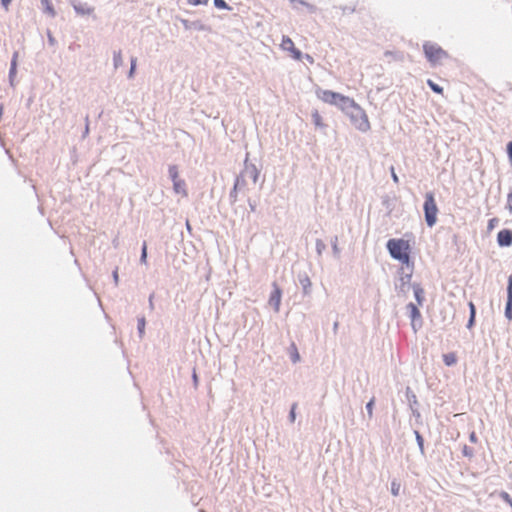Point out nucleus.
Returning a JSON list of instances; mask_svg holds the SVG:
<instances>
[{"mask_svg": "<svg viewBox=\"0 0 512 512\" xmlns=\"http://www.w3.org/2000/svg\"><path fill=\"white\" fill-rule=\"evenodd\" d=\"M386 247L392 258L398 260L403 265L412 266L410 261L411 244L409 240L405 239H390Z\"/></svg>", "mask_w": 512, "mask_h": 512, "instance_id": "1", "label": "nucleus"}, {"mask_svg": "<svg viewBox=\"0 0 512 512\" xmlns=\"http://www.w3.org/2000/svg\"><path fill=\"white\" fill-rule=\"evenodd\" d=\"M317 97L323 101L324 103H328L331 105H339V104H349L351 106L355 105V101L345 95L340 93L331 91V90H322L319 89L316 91Z\"/></svg>", "mask_w": 512, "mask_h": 512, "instance_id": "2", "label": "nucleus"}, {"mask_svg": "<svg viewBox=\"0 0 512 512\" xmlns=\"http://www.w3.org/2000/svg\"><path fill=\"white\" fill-rule=\"evenodd\" d=\"M426 58L432 65L441 64L448 57V53L439 45L427 42L423 45Z\"/></svg>", "mask_w": 512, "mask_h": 512, "instance_id": "3", "label": "nucleus"}, {"mask_svg": "<svg viewBox=\"0 0 512 512\" xmlns=\"http://www.w3.org/2000/svg\"><path fill=\"white\" fill-rule=\"evenodd\" d=\"M423 208L427 225L429 227L434 226L437 222L438 207L431 192L426 193Z\"/></svg>", "mask_w": 512, "mask_h": 512, "instance_id": "4", "label": "nucleus"}, {"mask_svg": "<svg viewBox=\"0 0 512 512\" xmlns=\"http://www.w3.org/2000/svg\"><path fill=\"white\" fill-rule=\"evenodd\" d=\"M280 47L282 50L289 51L293 59L301 60L302 53L295 47L294 42L290 37L283 36Z\"/></svg>", "mask_w": 512, "mask_h": 512, "instance_id": "5", "label": "nucleus"}, {"mask_svg": "<svg viewBox=\"0 0 512 512\" xmlns=\"http://www.w3.org/2000/svg\"><path fill=\"white\" fill-rule=\"evenodd\" d=\"M281 297H282L281 289L276 284H274V290L272 291V293L270 295L269 304L271 306H273L275 312H279V310H280Z\"/></svg>", "mask_w": 512, "mask_h": 512, "instance_id": "6", "label": "nucleus"}, {"mask_svg": "<svg viewBox=\"0 0 512 512\" xmlns=\"http://www.w3.org/2000/svg\"><path fill=\"white\" fill-rule=\"evenodd\" d=\"M497 241L500 246H510L512 244V231L508 229L499 231Z\"/></svg>", "mask_w": 512, "mask_h": 512, "instance_id": "7", "label": "nucleus"}, {"mask_svg": "<svg viewBox=\"0 0 512 512\" xmlns=\"http://www.w3.org/2000/svg\"><path fill=\"white\" fill-rule=\"evenodd\" d=\"M407 309L409 310L410 318L412 321V327L416 331V321L420 320L421 313H420L418 307L413 303H409L407 305Z\"/></svg>", "mask_w": 512, "mask_h": 512, "instance_id": "8", "label": "nucleus"}, {"mask_svg": "<svg viewBox=\"0 0 512 512\" xmlns=\"http://www.w3.org/2000/svg\"><path fill=\"white\" fill-rule=\"evenodd\" d=\"M505 315L508 319H512V276L509 277L508 300L505 308Z\"/></svg>", "mask_w": 512, "mask_h": 512, "instance_id": "9", "label": "nucleus"}, {"mask_svg": "<svg viewBox=\"0 0 512 512\" xmlns=\"http://www.w3.org/2000/svg\"><path fill=\"white\" fill-rule=\"evenodd\" d=\"M173 188L177 194H181L184 197H186L188 195L187 190H186V183L182 179H174Z\"/></svg>", "mask_w": 512, "mask_h": 512, "instance_id": "10", "label": "nucleus"}, {"mask_svg": "<svg viewBox=\"0 0 512 512\" xmlns=\"http://www.w3.org/2000/svg\"><path fill=\"white\" fill-rule=\"evenodd\" d=\"M248 171H246L245 173H242L241 175H239L235 181V184H234V192L237 193V192H241L243 191L244 189V186H245V176L247 175Z\"/></svg>", "mask_w": 512, "mask_h": 512, "instance_id": "11", "label": "nucleus"}, {"mask_svg": "<svg viewBox=\"0 0 512 512\" xmlns=\"http://www.w3.org/2000/svg\"><path fill=\"white\" fill-rule=\"evenodd\" d=\"M289 354L293 363L300 361V354L295 343H291L289 347Z\"/></svg>", "mask_w": 512, "mask_h": 512, "instance_id": "12", "label": "nucleus"}, {"mask_svg": "<svg viewBox=\"0 0 512 512\" xmlns=\"http://www.w3.org/2000/svg\"><path fill=\"white\" fill-rule=\"evenodd\" d=\"M443 361L446 366H452L457 362V355L455 352H450L443 355Z\"/></svg>", "mask_w": 512, "mask_h": 512, "instance_id": "13", "label": "nucleus"}, {"mask_svg": "<svg viewBox=\"0 0 512 512\" xmlns=\"http://www.w3.org/2000/svg\"><path fill=\"white\" fill-rule=\"evenodd\" d=\"M413 289H414V295H415V298H416V300L418 302V305H422L423 300H424V291H423V289L418 284L414 285Z\"/></svg>", "mask_w": 512, "mask_h": 512, "instance_id": "14", "label": "nucleus"}, {"mask_svg": "<svg viewBox=\"0 0 512 512\" xmlns=\"http://www.w3.org/2000/svg\"><path fill=\"white\" fill-rule=\"evenodd\" d=\"M40 1H41V4L43 6L45 13L54 17L56 13H55L54 7H53L52 3L50 2V0H40Z\"/></svg>", "mask_w": 512, "mask_h": 512, "instance_id": "15", "label": "nucleus"}, {"mask_svg": "<svg viewBox=\"0 0 512 512\" xmlns=\"http://www.w3.org/2000/svg\"><path fill=\"white\" fill-rule=\"evenodd\" d=\"M428 86L437 94H443V88L440 87L438 84L434 83L432 80H427Z\"/></svg>", "mask_w": 512, "mask_h": 512, "instance_id": "16", "label": "nucleus"}, {"mask_svg": "<svg viewBox=\"0 0 512 512\" xmlns=\"http://www.w3.org/2000/svg\"><path fill=\"white\" fill-rule=\"evenodd\" d=\"M370 127L367 116L362 112V122L359 125V129L366 131Z\"/></svg>", "mask_w": 512, "mask_h": 512, "instance_id": "17", "label": "nucleus"}, {"mask_svg": "<svg viewBox=\"0 0 512 512\" xmlns=\"http://www.w3.org/2000/svg\"><path fill=\"white\" fill-rule=\"evenodd\" d=\"M469 308H470V319H469L468 327H471L474 322L475 314H476V309H475V305L473 304V302L469 303Z\"/></svg>", "mask_w": 512, "mask_h": 512, "instance_id": "18", "label": "nucleus"}, {"mask_svg": "<svg viewBox=\"0 0 512 512\" xmlns=\"http://www.w3.org/2000/svg\"><path fill=\"white\" fill-rule=\"evenodd\" d=\"M140 261L143 264H146V262H147V244H146V242H144L143 246H142Z\"/></svg>", "mask_w": 512, "mask_h": 512, "instance_id": "19", "label": "nucleus"}, {"mask_svg": "<svg viewBox=\"0 0 512 512\" xmlns=\"http://www.w3.org/2000/svg\"><path fill=\"white\" fill-rule=\"evenodd\" d=\"M122 62H123V58H122V54L121 52H116L114 54V65L115 67L117 68L118 66L122 65Z\"/></svg>", "mask_w": 512, "mask_h": 512, "instance_id": "20", "label": "nucleus"}, {"mask_svg": "<svg viewBox=\"0 0 512 512\" xmlns=\"http://www.w3.org/2000/svg\"><path fill=\"white\" fill-rule=\"evenodd\" d=\"M313 120L316 126L322 127L324 126L322 117L318 112L313 113Z\"/></svg>", "mask_w": 512, "mask_h": 512, "instance_id": "21", "label": "nucleus"}, {"mask_svg": "<svg viewBox=\"0 0 512 512\" xmlns=\"http://www.w3.org/2000/svg\"><path fill=\"white\" fill-rule=\"evenodd\" d=\"M214 5L219 9H230L224 0H214Z\"/></svg>", "mask_w": 512, "mask_h": 512, "instance_id": "22", "label": "nucleus"}, {"mask_svg": "<svg viewBox=\"0 0 512 512\" xmlns=\"http://www.w3.org/2000/svg\"><path fill=\"white\" fill-rule=\"evenodd\" d=\"M399 491H400V484L397 483V482H392L391 484V492L394 496H397L399 495Z\"/></svg>", "mask_w": 512, "mask_h": 512, "instance_id": "23", "label": "nucleus"}, {"mask_svg": "<svg viewBox=\"0 0 512 512\" xmlns=\"http://www.w3.org/2000/svg\"><path fill=\"white\" fill-rule=\"evenodd\" d=\"M169 172H170V176L172 178V181H174V179H179L178 178V170H177V168L175 166L170 167Z\"/></svg>", "mask_w": 512, "mask_h": 512, "instance_id": "24", "label": "nucleus"}, {"mask_svg": "<svg viewBox=\"0 0 512 512\" xmlns=\"http://www.w3.org/2000/svg\"><path fill=\"white\" fill-rule=\"evenodd\" d=\"M373 406H374V399H371L367 405H366V409H367V412L369 414V416L371 417L372 414H373Z\"/></svg>", "mask_w": 512, "mask_h": 512, "instance_id": "25", "label": "nucleus"}, {"mask_svg": "<svg viewBox=\"0 0 512 512\" xmlns=\"http://www.w3.org/2000/svg\"><path fill=\"white\" fill-rule=\"evenodd\" d=\"M135 68H136V58H132L131 59V68H130V71H129V77H132L134 72H135Z\"/></svg>", "mask_w": 512, "mask_h": 512, "instance_id": "26", "label": "nucleus"}, {"mask_svg": "<svg viewBox=\"0 0 512 512\" xmlns=\"http://www.w3.org/2000/svg\"><path fill=\"white\" fill-rule=\"evenodd\" d=\"M187 2L191 5H201V4H206L208 2V0H187Z\"/></svg>", "mask_w": 512, "mask_h": 512, "instance_id": "27", "label": "nucleus"}, {"mask_svg": "<svg viewBox=\"0 0 512 512\" xmlns=\"http://www.w3.org/2000/svg\"><path fill=\"white\" fill-rule=\"evenodd\" d=\"M415 434H416V439H417V442L419 444V447H420L421 450H423V442H424L423 438H422V436L420 435V433L418 431H416Z\"/></svg>", "mask_w": 512, "mask_h": 512, "instance_id": "28", "label": "nucleus"}, {"mask_svg": "<svg viewBox=\"0 0 512 512\" xmlns=\"http://www.w3.org/2000/svg\"><path fill=\"white\" fill-rule=\"evenodd\" d=\"M295 410H296V404H293L292 408H291V411H290V420H291V422L295 421V418H296Z\"/></svg>", "mask_w": 512, "mask_h": 512, "instance_id": "29", "label": "nucleus"}, {"mask_svg": "<svg viewBox=\"0 0 512 512\" xmlns=\"http://www.w3.org/2000/svg\"><path fill=\"white\" fill-rule=\"evenodd\" d=\"M508 210L512 214V192L507 196Z\"/></svg>", "mask_w": 512, "mask_h": 512, "instance_id": "30", "label": "nucleus"}, {"mask_svg": "<svg viewBox=\"0 0 512 512\" xmlns=\"http://www.w3.org/2000/svg\"><path fill=\"white\" fill-rule=\"evenodd\" d=\"M507 153H508L509 159L512 161V141H510L507 144Z\"/></svg>", "mask_w": 512, "mask_h": 512, "instance_id": "31", "label": "nucleus"}, {"mask_svg": "<svg viewBox=\"0 0 512 512\" xmlns=\"http://www.w3.org/2000/svg\"><path fill=\"white\" fill-rule=\"evenodd\" d=\"M496 223H497V219H496V218L490 219V220H489V223H488V227H489L490 229H492V228H494V226L496 225Z\"/></svg>", "mask_w": 512, "mask_h": 512, "instance_id": "32", "label": "nucleus"}, {"mask_svg": "<svg viewBox=\"0 0 512 512\" xmlns=\"http://www.w3.org/2000/svg\"><path fill=\"white\" fill-rule=\"evenodd\" d=\"M11 1H12V0H1L2 5H3V7L5 8V10H8L9 5H10Z\"/></svg>", "mask_w": 512, "mask_h": 512, "instance_id": "33", "label": "nucleus"}, {"mask_svg": "<svg viewBox=\"0 0 512 512\" xmlns=\"http://www.w3.org/2000/svg\"><path fill=\"white\" fill-rule=\"evenodd\" d=\"M113 278H114L115 284H118L119 275H118V269L117 268L113 272Z\"/></svg>", "mask_w": 512, "mask_h": 512, "instance_id": "34", "label": "nucleus"}, {"mask_svg": "<svg viewBox=\"0 0 512 512\" xmlns=\"http://www.w3.org/2000/svg\"><path fill=\"white\" fill-rule=\"evenodd\" d=\"M16 58H17V54H15L14 57H13L12 66H11V73L15 71Z\"/></svg>", "mask_w": 512, "mask_h": 512, "instance_id": "35", "label": "nucleus"}, {"mask_svg": "<svg viewBox=\"0 0 512 512\" xmlns=\"http://www.w3.org/2000/svg\"><path fill=\"white\" fill-rule=\"evenodd\" d=\"M391 171H392V178H393L394 182L398 183V181H399L398 176L396 175L393 167L391 168Z\"/></svg>", "mask_w": 512, "mask_h": 512, "instance_id": "36", "label": "nucleus"}, {"mask_svg": "<svg viewBox=\"0 0 512 512\" xmlns=\"http://www.w3.org/2000/svg\"><path fill=\"white\" fill-rule=\"evenodd\" d=\"M250 176L253 178V181L255 183L257 179V172L255 170L251 171Z\"/></svg>", "mask_w": 512, "mask_h": 512, "instance_id": "37", "label": "nucleus"}, {"mask_svg": "<svg viewBox=\"0 0 512 512\" xmlns=\"http://www.w3.org/2000/svg\"><path fill=\"white\" fill-rule=\"evenodd\" d=\"M306 58H307V61L313 62V58L311 56L307 55Z\"/></svg>", "mask_w": 512, "mask_h": 512, "instance_id": "38", "label": "nucleus"}, {"mask_svg": "<svg viewBox=\"0 0 512 512\" xmlns=\"http://www.w3.org/2000/svg\"><path fill=\"white\" fill-rule=\"evenodd\" d=\"M143 327H144V320H142V321L140 322V330H142V328H143Z\"/></svg>", "mask_w": 512, "mask_h": 512, "instance_id": "39", "label": "nucleus"}, {"mask_svg": "<svg viewBox=\"0 0 512 512\" xmlns=\"http://www.w3.org/2000/svg\"><path fill=\"white\" fill-rule=\"evenodd\" d=\"M193 380H194L195 382H197V375H196V373H194V375H193Z\"/></svg>", "mask_w": 512, "mask_h": 512, "instance_id": "40", "label": "nucleus"}, {"mask_svg": "<svg viewBox=\"0 0 512 512\" xmlns=\"http://www.w3.org/2000/svg\"><path fill=\"white\" fill-rule=\"evenodd\" d=\"M50 42L53 43L54 39L52 37H49Z\"/></svg>", "mask_w": 512, "mask_h": 512, "instance_id": "41", "label": "nucleus"}]
</instances>
